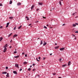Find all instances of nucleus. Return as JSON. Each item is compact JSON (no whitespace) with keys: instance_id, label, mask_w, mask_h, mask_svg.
Returning a JSON list of instances; mask_svg holds the SVG:
<instances>
[{"instance_id":"nucleus-21","label":"nucleus","mask_w":78,"mask_h":78,"mask_svg":"<svg viewBox=\"0 0 78 78\" xmlns=\"http://www.w3.org/2000/svg\"><path fill=\"white\" fill-rule=\"evenodd\" d=\"M42 44H43V43L42 42V41H41L40 45H42Z\"/></svg>"},{"instance_id":"nucleus-11","label":"nucleus","mask_w":78,"mask_h":78,"mask_svg":"<svg viewBox=\"0 0 78 78\" xmlns=\"http://www.w3.org/2000/svg\"><path fill=\"white\" fill-rule=\"evenodd\" d=\"M17 35L16 34H15L13 35V37H17Z\"/></svg>"},{"instance_id":"nucleus-47","label":"nucleus","mask_w":78,"mask_h":78,"mask_svg":"<svg viewBox=\"0 0 78 78\" xmlns=\"http://www.w3.org/2000/svg\"><path fill=\"white\" fill-rule=\"evenodd\" d=\"M37 22H39V21H36L35 22V23H37Z\"/></svg>"},{"instance_id":"nucleus-54","label":"nucleus","mask_w":78,"mask_h":78,"mask_svg":"<svg viewBox=\"0 0 78 78\" xmlns=\"http://www.w3.org/2000/svg\"><path fill=\"white\" fill-rule=\"evenodd\" d=\"M39 59H41V57H39L38 58Z\"/></svg>"},{"instance_id":"nucleus-56","label":"nucleus","mask_w":78,"mask_h":78,"mask_svg":"<svg viewBox=\"0 0 78 78\" xmlns=\"http://www.w3.org/2000/svg\"><path fill=\"white\" fill-rule=\"evenodd\" d=\"M9 36H10V35H9V34L8 36V37H9Z\"/></svg>"},{"instance_id":"nucleus-39","label":"nucleus","mask_w":78,"mask_h":78,"mask_svg":"<svg viewBox=\"0 0 78 78\" xmlns=\"http://www.w3.org/2000/svg\"><path fill=\"white\" fill-rule=\"evenodd\" d=\"M16 27H15L14 28V30H16Z\"/></svg>"},{"instance_id":"nucleus-37","label":"nucleus","mask_w":78,"mask_h":78,"mask_svg":"<svg viewBox=\"0 0 78 78\" xmlns=\"http://www.w3.org/2000/svg\"><path fill=\"white\" fill-rule=\"evenodd\" d=\"M0 28L1 29H2V28H3V27L2 26H1Z\"/></svg>"},{"instance_id":"nucleus-40","label":"nucleus","mask_w":78,"mask_h":78,"mask_svg":"<svg viewBox=\"0 0 78 78\" xmlns=\"http://www.w3.org/2000/svg\"><path fill=\"white\" fill-rule=\"evenodd\" d=\"M75 13H73V16H74V15H75Z\"/></svg>"},{"instance_id":"nucleus-4","label":"nucleus","mask_w":78,"mask_h":78,"mask_svg":"<svg viewBox=\"0 0 78 78\" xmlns=\"http://www.w3.org/2000/svg\"><path fill=\"white\" fill-rule=\"evenodd\" d=\"M13 73H14V74H16V75L17 74V72L16 71H13Z\"/></svg>"},{"instance_id":"nucleus-13","label":"nucleus","mask_w":78,"mask_h":78,"mask_svg":"<svg viewBox=\"0 0 78 78\" xmlns=\"http://www.w3.org/2000/svg\"><path fill=\"white\" fill-rule=\"evenodd\" d=\"M3 40V37H0V42H1Z\"/></svg>"},{"instance_id":"nucleus-43","label":"nucleus","mask_w":78,"mask_h":78,"mask_svg":"<svg viewBox=\"0 0 78 78\" xmlns=\"http://www.w3.org/2000/svg\"><path fill=\"white\" fill-rule=\"evenodd\" d=\"M22 55H24L25 54V53L24 52H23L22 53Z\"/></svg>"},{"instance_id":"nucleus-45","label":"nucleus","mask_w":78,"mask_h":78,"mask_svg":"<svg viewBox=\"0 0 78 78\" xmlns=\"http://www.w3.org/2000/svg\"><path fill=\"white\" fill-rule=\"evenodd\" d=\"M66 24H62V26H64V25H65Z\"/></svg>"},{"instance_id":"nucleus-64","label":"nucleus","mask_w":78,"mask_h":78,"mask_svg":"<svg viewBox=\"0 0 78 78\" xmlns=\"http://www.w3.org/2000/svg\"><path fill=\"white\" fill-rule=\"evenodd\" d=\"M9 48H11V46H10Z\"/></svg>"},{"instance_id":"nucleus-59","label":"nucleus","mask_w":78,"mask_h":78,"mask_svg":"<svg viewBox=\"0 0 78 78\" xmlns=\"http://www.w3.org/2000/svg\"><path fill=\"white\" fill-rule=\"evenodd\" d=\"M55 45H57V43H55Z\"/></svg>"},{"instance_id":"nucleus-60","label":"nucleus","mask_w":78,"mask_h":78,"mask_svg":"<svg viewBox=\"0 0 78 78\" xmlns=\"http://www.w3.org/2000/svg\"><path fill=\"white\" fill-rule=\"evenodd\" d=\"M32 67V65H31V66H30V67Z\"/></svg>"},{"instance_id":"nucleus-52","label":"nucleus","mask_w":78,"mask_h":78,"mask_svg":"<svg viewBox=\"0 0 78 78\" xmlns=\"http://www.w3.org/2000/svg\"><path fill=\"white\" fill-rule=\"evenodd\" d=\"M44 59H45V58L44 57L43 58V60H44Z\"/></svg>"},{"instance_id":"nucleus-26","label":"nucleus","mask_w":78,"mask_h":78,"mask_svg":"<svg viewBox=\"0 0 78 78\" xmlns=\"http://www.w3.org/2000/svg\"><path fill=\"white\" fill-rule=\"evenodd\" d=\"M9 23H7V25H9Z\"/></svg>"},{"instance_id":"nucleus-17","label":"nucleus","mask_w":78,"mask_h":78,"mask_svg":"<svg viewBox=\"0 0 78 78\" xmlns=\"http://www.w3.org/2000/svg\"><path fill=\"white\" fill-rule=\"evenodd\" d=\"M73 27H76V24H73Z\"/></svg>"},{"instance_id":"nucleus-2","label":"nucleus","mask_w":78,"mask_h":78,"mask_svg":"<svg viewBox=\"0 0 78 78\" xmlns=\"http://www.w3.org/2000/svg\"><path fill=\"white\" fill-rule=\"evenodd\" d=\"M15 67H17V68H19V65L17 64H15Z\"/></svg>"},{"instance_id":"nucleus-27","label":"nucleus","mask_w":78,"mask_h":78,"mask_svg":"<svg viewBox=\"0 0 78 78\" xmlns=\"http://www.w3.org/2000/svg\"><path fill=\"white\" fill-rule=\"evenodd\" d=\"M44 28H45L46 29H47V27L46 26H44Z\"/></svg>"},{"instance_id":"nucleus-15","label":"nucleus","mask_w":78,"mask_h":78,"mask_svg":"<svg viewBox=\"0 0 78 78\" xmlns=\"http://www.w3.org/2000/svg\"><path fill=\"white\" fill-rule=\"evenodd\" d=\"M59 3L60 5H61V6H62V4H61V1H60L59 2Z\"/></svg>"},{"instance_id":"nucleus-6","label":"nucleus","mask_w":78,"mask_h":78,"mask_svg":"<svg viewBox=\"0 0 78 78\" xmlns=\"http://www.w3.org/2000/svg\"><path fill=\"white\" fill-rule=\"evenodd\" d=\"M71 64V62L70 61H69L68 62V66H70Z\"/></svg>"},{"instance_id":"nucleus-9","label":"nucleus","mask_w":78,"mask_h":78,"mask_svg":"<svg viewBox=\"0 0 78 78\" xmlns=\"http://www.w3.org/2000/svg\"><path fill=\"white\" fill-rule=\"evenodd\" d=\"M42 2H39L38 3V5H42Z\"/></svg>"},{"instance_id":"nucleus-55","label":"nucleus","mask_w":78,"mask_h":78,"mask_svg":"<svg viewBox=\"0 0 78 78\" xmlns=\"http://www.w3.org/2000/svg\"><path fill=\"white\" fill-rule=\"evenodd\" d=\"M72 35H73V36H74V37H75V36L73 34Z\"/></svg>"},{"instance_id":"nucleus-18","label":"nucleus","mask_w":78,"mask_h":78,"mask_svg":"<svg viewBox=\"0 0 78 78\" xmlns=\"http://www.w3.org/2000/svg\"><path fill=\"white\" fill-rule=\"evenodd\" d=\"M59 46L56 47L55 48V49H58V48H59Z\"/></svg>"},{"instance_id":"nucleus-34","label":"nucleus","mask_w":78,"mask_h":78,"mask_svg":"<svg viewBox=\"0 0 78 78\" xmlns=\"http://www.w3.org/2000/svg\"><path fill=\"white\" fill-rule=\"evenodd\" d=\"M61 60H62V58H60L59 59V61H61Z\"/></svg>"},{"instance_id":"nucleus-28","label":"nucleus","mask_w":78,"mask_h":78,"mask_svg":"<svg viewBox=\"0 0 78 78\" xmlns=\"http://www.w3.org/2000/svg\"><path fill=\"white\" fill-rule=\"evenodd\" d=\"M12 33L10 34H9V35H10V36H11V35H12Z\"/></svg>"},{"instance_id":"nucleus-36","label":"nucleus","mask_w":78,"mask_h":78,"mask_svg":"<svg viewBox=\"0 0 78 78\" xmlns=\"http://www.w3.org/2000/svg\"><path fill=\"white\" fill-rule=\"evenodd\" d=\"M5 69H8V67H5Z\"/></svg>"},{"instance_id":"nucleus-20","label":"nucleus","mask_w":78,"mask_h":78,"mask_svg":"<svg viewBox=\"0 0 78 78\" xmlns=\"http://www.w3.org/2000/svg\"><path fill=\"white\" fill-rule=\"evenodd\" d=\"M47 44V43L46 42L44 43H43V45H45Z\"/></svg>"},{"instance_id":"nucleus-63","label":"nucleus","mask_w":78,"mask_h":78,"mask_svg":"<svg viewBox=\"0 0 78 78\" xmlns=\"http://www.w3.org/2000/svg\"><path fill=\"white\" fill-rule=\"evenodd\" d=\"M52 55V54H50V55Z\"/></svg>"},{"instance_id":"nucleus-14","label":"nucleus","mask_w":78,"mask_h":78,"mask_svg":"<svg viewBox=\"0 0 78 78\" xmlns=\"http://www.w3.org/2000/svg\"><path fill=\"white\" fill-rule=\"evenodd\" d=\"M12 0L10 1L9 2V4H12Z\"/></svg>"},{"instance_id":"nucleus-61","label":"nucleus","mask_w":78,"mask_h":78,"mask_svg":"<svg viewBox=\"0 0 78 78\" xmlns=\"http://www.w3.org/2000/svg\"><path fill=\"white\" fill-rule=\"evenodd\" d=\"M77 17H78V16H76L75 18H77Z\"/></svg>"},{"instance_id":"nucleus-33","label":"nucleus","mask_w":78,"mask_h":78,"mask_svg":"<svg viewBox=\"0 0 78 78\" xmlns=\"http://www.w3.org/2000/svg\"><path fill=\"white\" fill-rule=\"evenodd\" d=\"M34 70H36V69H33V71H34Z\"/></svg>"},{"instance_id":"nucleus-58","label":"nucleus","mask_w":78,"mask_h":78,"mask_svg":"<svg viewBox=\"0 0 78 78\" xmlns=\"http://www.w3.org/2000/svg\"><path fill=\"white\" fill-rule=\"evenodd\" d=\"M58 78H62V77H58Z\"/></svg>"},{"instance_id":"nucleus-57","label":"nucleus","mask_w":78,"mask_h":78,"mask_svg":"<svg viewBox=\"0 0 78 78\" xmlns=\"http://www.w3.org/2000/svg\"><path fill=\"white\" fill-rule=\"evenodd\" d=\"M26 19H27V18H28V17L27 16H26Z\"/></svg>"},{"instance_id":"nucleus-25","label":"nucleus","mask_w":78,"mask_h":78,"mask_svg":"<svg viewBox=\"0 0 78 78\" xmlns=\"http://www.w3.org/2000/svg\"><path fill=\"white\" fill-rule=\"evenodd\" d=\"M28 70L29 71H30V70H31V68H29L28 69Z\"/></svg>"},{"instance_id":"nucleus-53","label":"nucleus","mask_w":78,"mask_h":78,"mask_svg":"<svg viewBox=\"0 0 78 78\" xmlns=\"http://www.w3.org/2000/svg\"><path fill=\"white\" fill-rule=\"evenodd\" d=\"M37 76H38V78H39V75H37Z\"/></svg>"},{"instance_id":"nucleus-19","label":"nucleus","mask_w":78,"mask_h":78,"mask_svg":"<svg viewBox=\"0 0 78 78\" xmlns=\"http://www.w3.org/2000/svg\"><path fill=\"white\" fill-rule=\"evenodd\" d=\"M23 64H27V62H25L23 63Z\"/></svg>"},{"instance_id":"nucleus-1","label":"nucleus","mask_w":78,"mask_h":78,"mask_svg":"<svg viewBox=\"0 0 78 78\" xmlns=\"http://www.w3.org/2000/svg\"><path fill=\"white\" fill-rule=\"evenodd\" d=\"M7 50V48H5L3 51L4 53H5V52Z\"/></svg>"},{"instance_id":"nucleus-31","label":"nucleus","mask_w":78,"mask_h":78,"mask_svg":"<svg viewBox=\"0 0 78 78\" xmlns=\"http://www.w3.org/2000/svg\"><path fill=\"white\" fill-rule=\"evenodd\" d=\"M75 25H78V23H75Z\"/></svg>"},{"instance_id":"nucleus-49","label":"nucleus","mask_w":78,"mask_h":78,"mask_svg":"<svg viewBox=\"0 0 78 78\" xmlns=\"http://www.w3.org/2000/svg\"><path fill=\"white\" fill-rule=\"evenodd\" d=\"M32 25V24H29L28 25V26H30V25Z\"/></svg>"},{"instance_id":"nucleus-16","label":"nucleus","mask_w":78,"mask_h":78,"mask_svg":"<svg viewBox=\"0 0 78 78\" xmlns=\"http://www.w3.org/2000/svg\"><path fill=\"white\" fill-rule=\"evenodd\" d=\"M13 18H14V17H9V19H11H11H13Z\"/></svg>"},{"instance_id":"nucleus-7","label":"nucleus","mask_w":78,"mask_h":78,"mask_svg":"<svg viewBox=\"0 0 78 78\" xmlns=\"http://www.w3.org/2000/svg\"><path fill=\"white\" fill-rule=\"evenodd\" d=\"M34 5H33L31 7V9H33V8H34Z\"/></svg>"},{"instance_id":"nucleus-5","label":"nucleus","mask_w":78,"mask_h":78,"mask_svg":"<svg viewBox=\"0 0 78 78\" xmlns=\"http://www.w3.org/2000/svg\"><path fill=\"white\" fill-rule=\"evenodd\" d=\"M17 5L18 6H20V5H21V3L20 2H19L17 3Z\"/></svg>"},{"instance_id":"nucleus-23","label":"nucleus","mask_w":78,"mask_h":78,"mask_svg":"<svg viewBox=\"0 0 78 78\" xmlns=\"http://www.w3.org/2000/svg\"><path fill=\"white\" fill-rule=\"evenodd\" d=\"M21 27H22V26H21L18 27V29H20V28H21Z\"/></svg>"},{"instance_id":"nucleus-48","label":"nucleus","mask_w":78,"mask_h":78,"mask_svg":"<svg viewBox=\"0 0 78 78\" xmlns=\"http://www.w3.org/2000/svg\"><path fill=\"white\" fill-rule=\"evenodd\" d=\"M6 76L7 77H9V75H6Z\"/></svg>"},{"instance_id":"nucleus-32","label":"nucleus","mask_w":78,"mask_h":78,"mask_svg":"<svg viewBox=\"0 0 78 78\" xmlns=\"http://www.w3.org/2000/svg\"><path fill=\"white\" fill-rule=\"evenodd\" d=\"M76 33H78V31H76L75 32Z\"/></svg>"},{"instance_id":"nucleus-22","label":"nucleus","mask_w":78,"mask_h":78,"mask_svg":"<svg viewBox=\"0 0 78 78\" xmlns=\"http://www.w3.org/2000/svg\"><path fill=\"white\" fill-rule=\"evenodd\" d=\"M62 66L63 67H66V65H62Z\"/></svg>"},{"instance_id":"nucleus-42","label":"nucleus","mask_w":78,"mask_h":78,"mask_svg":"<svg viewBox=\"0 0 78 78\" xmlns=\"http://www.w3.org/2000/svg\"><path fill=\"white\" fill-rule=\"evenodd\" d=\"M32 66H35V64H34V63L33 65Z\"/></svg>"},{"instance_id":"nucleus-29","label":"nucleus","mask_w":78,"mask_h":78,"mask_svg":"<svg viewBox=\"0 0 78 78\" xmlns=\"http://www.w3.org/2000/svg\"><path fill=\"white\" fill-rule=\"evenodd\" d=\"M3 6V5L2 4H0V6Z\"/></svg>"},{"instance_id":"nucleus-38","label":"nucleus","mask_w":78,"mask_h":78,"mask_svg":"<svg viewBox=\"0 0 78 78\" xmlns=\"http://www.w3.org/2000/svg\"><path fill=\"white\" fill-rule=\"evenodd\" d=\"M14 53H17V52H16V51H14Z\"/></svg>"},{"instance_id":"nucleus-24","label":"nucleus","mask_w":78,"mask_h":78,"mask_svg":"<svg viewBox=\"0 0 78 78\" xmlns=\"http://www.w3.org/2000/svg\"><path fill=\"white\" fill-rule=\"evenodd\" d=\"M36 59L37 61H38L39 62V60H38V58H36Z\"/></svg>"},{"instance_id":"nucleus-51","label":"nucleus","mask_w":78,"mask_h":78,"mask_svg":"<svg viewBox=\"0 0 78 78\" xmlns=\"http://www.w3.org/2000/svg\"><path fill=\"white\" fill-rule=\"evenodd\" d=\"M39 9H37V11H39Z\"/></svg>"},{"instance_id":"nucleus-44","label":"nucleus","mask_w":78,"mask_h":78,"mask_svg":"<svg viewBox=\"0 0 78 78\" xmlns=\"http://www.w3.org/2000/svg\"><path fill=\"white\" fill-rule=\"evenodd\" d=\"M25 57H27V55L25 54Z\"/></svg>"},{"instance_id":"nucleus-8","label":"nucleus","mask_w":78,"mask_h":78,"mask_svg":"<svg viewBox=\"0 0 78 78\" xmlns=\"http://www.w3.org/2000/svg\"><path fill=\"white\" fill-rule=\"evenodd\" d=\"M8 47V45L6 44L4 46V48H6V47Z\"/></svg>"},{"instance_id":"nucleus-35","label":"nucleus","mask_w":78,"mask_h":78,"mask_svg":"<svg viewBox=\"0 0 78 78\" xmlns=\"http://www.w3.org/2000/svg\"><path fill=\"white\" fill-rule=\"evenodd\" d=\"M22 69H20V71H22Z\"/></svg>"},{"instance_id":"nucleus-50","label":"nucleus","mask_w":78,"mask_h":78,"mask_svg":"<svg viewBox=\"0 0 78 78\" xmlns=\"http://www.w3.org/2000/svg\"><path fill=\"white\" fill-rule=\"evenodd\" d=\"M27 20H29V19L28 18H27Z\"/></svg>"},{"instance_id":"nucleus-10","label":"nucleus","mask_w":78,"mask_h":78,"mask_svg":"<svg viewBox=\"0 0 78 78\" xmlns=\"http://www.w3.org/2000/svg\"><path fill=\"white\" fill-rule=\"evenodd\" d=\"M14 58H19V56L18 55V56H14Z\"/></svg>"},{"instance_id":"nucleus-62","label":"nucleus","mask_w":78,"mask_h":78,"mask_svg":"<svg viewBox=\"0 0 78 78\" xmlns=\"http://www.w3.org/2000/svg\"><path fill=\"white\" fill-rule=\"evenodd\" d=\"M76 37L74 38V39H75V40H76Z\"/></svg>"},{"instance_id":"nucleus-3","label":"nucleus","mask_w":78,"mask_h":78,"mask_svg":"<svg viewBox=\"0 0 78 78\" xmlns=\"http://www.w3.org/2000/svg\"><path fill=\"white\" fill-rule=\"evenodd\" d=\"M65 48H60V50H61V51H63V50H64V49Z\"/></svg>"},{"instance_id":"nucleus-12","label":"nucleus","mask_w":78,"mask_h":78,"mask_svg":"<svg viewBox=\"0 0 78 78\" xmlns=\"http://www.w3.org/2000/svg\"><path fill=\"white\" fill-rule=\"evenodd\" d=\"M7 73V72H4L2 73V74H6Z\"/></svg>"},{"instance_id":"nucleus-41","label":"nucleus","mask_w":78,"mask_h":78,"mask_svg":"<svg viewBox=\"0 0 78 78\" xmlns=\"http://www.w3.org/2000/svg\"><path fill=\"white\" fill-rule=\"evenodd\" d=\"M6 28H7V27H8V25H6Z\"/></svg>"},{"instance_id":"nucleus-30","label":"nucleus","mask_w":78,"mask_h":78,"mask_svg":"<svg viewBox=\"0 0 78 78\" xmlns=\"http://www.w3.org/2000/svg\"><path fill=\"white\" fill-rule=\"evenodd\" d=\"M53 75H56V73H53Z\"/></svg>"},{"instance_id":"nucleus-46","label":"nucleus","mask_w":78,"mask_h":78,"mask_svg":"<svg viewBox=\"0 0 78 78\" xmlns=\"http://www.w3.org/2000/svg\"><path fill=\"white\" fill-rule=\"evenodd\" d=\"M43 18L44 19H45L46 18L45 17H44V16H43Z\"/></svg>"}]
</instances>
